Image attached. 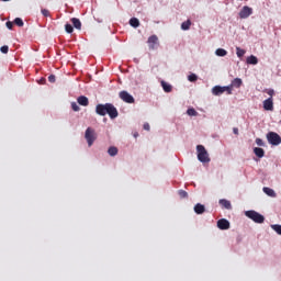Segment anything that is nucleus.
<instances>
[{
	"label": "nucleus",
	"mask_w": 281,
	"mask_h": 281,
	"mask_svg": "<svg viewBox=\"0 0 281 281\" xmlns=\"http://www.w3.org/2000/svg\"><path fill=\"white\" fill-rule=\"evenodd\" d=\"M65 30H66L67 34L74 33V26L69 23L65 25Z\"/></svg>",
	"instance_id": "c756f323"
},
{
	"label": "nucleus",
	"mask_w": 281,
	"mask_h": 281,
	"mask_svg": "<svg viewBox=\"0 0 281 281\" xmlns=\"http://www.w3.org/2000/svg\"><path fill=\"white\" fill-rule=\"evenodd\" d=\"M130 25H131L132 27H139V20H138L137 18H132V19L130 20Z\"/></svg>",
	"instance_id": "412c9836"
},
{
	"label": "nucleus",
	"mask_w": 281,
	"mask_h": 281,
	"mask_svg": "<svg viewBox=\"0 0 281 281\" xmlns=\"http://www.w3.org/2000/svg\"><path fill=\"white\" fill-rule=\"evenodd\" d=\"M147 44L150 52H154V49H157L159 47V37L157 35H151L147 40Z\"/></svg>",
	"instance_id": "0eeeda50"
},
{
	"label": "nucleus",
	"mask_w": 281,
	"mask_h": 281,
	"mask_svg": "<svg viewBox=\"0 0 281 281\" xmlns=\"http://www.w3.org/2000/svg\"><path fill=\"white\" fill-rule=\"evenodd\" d=\"M134 137H135V138L139 137V133L135 132V133H134Z\"/></svg>",
	"instance_id": "a19ab883"
},
{
	"label": "nucleus",
	"mask_w": 281,
	"mask_h": 281,
	"mask_svg": "<svg viewBox=\"0 0 281 281\" xmlns=\"http://www.w3.org/2000/svg\"><path fill=\"white\" fill-rule=\"evenodd\" d=\"M263 192H265V194H267L268 196L276 198V191H273V189H271V188H269V187H265V188H263Z\"/></svg>",
	"instance_id": "6ab92c4d"
},
{
	"label": "nucleus",
	"mask_w": 281,
	"mask_h": 281,
	"mask_svg": "<svg viewBox=\"0 0 281 281\" xmlns=\"http://www.w3.org/2000/svg\"><path fill=\"white\" fill-rule=\"evenodd\" d=\"M190 25H192V22L190 20H187L181 24V30H190Z\"/></svg>",
	"instance_id": "5701e85b"
},
{
	"label": "nucleus",
	"mask_w": 281,
	"mask_h": 281,
	"mask_svg": "<svg viewBox=\"0 0 281 281\" xmlns=\"http://www.w3.org/2000/svg\"><path fill=\"white\" fill-rule=\"evenodd\" d=\"M265 111H273V98H268L263 101Z\"/></svg>",
	"instance_id": "9b49d317"
},
{
	"label": "nucleus",
	"mask_w": 281,
	"mask_h": 281,
	"mask_svg": "<svg viewBox=\"0 0 281 281\" xmlns=\"http://www.w3.org/2000/svg\"><path fill=\"white\" fill-rule=\"evenodd\" d=\"M225 91H228V93H232V88L231 87H221V86H215L212 89L213 95H223Z\"/></svg>",
	"instance_id": "6e6552de"
},
{
	"label": "nucleus",
	"mask_w": 281,
	"mask_h": 281,
	"mask_svg": "<svg viewBox=\"0 0 281 281\" xmlns=\"http://www.w3.org/2000/svg\"><path fill=\"white\" fill-rule=\"evenodd\" d=\"M215 54H216V56L223 57L227 54V50H225V48H217L215 50Z\"/></svg>",
	"instance_id": "b1692460"
},
{
	"label": "nucleus",
	"mask_w": 281,
	"mask_h": 281,
	"mask_svg": "<svg viewBox=\"0 0 281 281\" xmlns=\"http://www.w3.org/2000/svg\"><path fill=\"white\" fill-rule=\"evenodd\" d=\"M5 26L8 27V30H12V27H14V23L8 21V22L5 23Z\"/></svg>",
	"instance_id": "c9c22d12"
},
{
	"label": "nucleus",
	"mask_w": 281,
	"mask_h": 281,
	"mask_svg": "<svg viewBox=\"0 0 281 281\" xmlns=\"http://www.w3.org/2000/svg\"><path fill=\"white\" fill-rule=\"evenodd\" d=\"M256 144L257 146H265V142L262 140V138H256Z\"/></svg>",
	"instance_id": "f704fd0d"
},
{
	"label": "nucleus",
	"mask_w": 281,
	"mask_h": 281,
	"mask_svg": "<svg viewBox=\"0 0 281 281\" xmlns=\"http://www.w3.org/2000/svg\"><path fill=\"white\" fill-rule=\"evenodd\" d=\"M245 216L250 218V221H254V223H265V216L256 211H246Z\"/></svg>",
	"instance_id": "7ed1b4c3"
},
{
	"label": "nucleus",
	"mask_w": 281,
	"mask_h": 281,
	"mask_svg": "<svg viewBox=\"0 0 281 281\" xmlns=\"http://www.w3.org/2000/svg\"><path fill=\"white\" fill-rule=\"evenodd\" d=\"M241 86H243V79L240 78H235L231 83V87H235V89H240Z\"/></svg>",
	"instance_id": "2eb2a0df"
},
{
	"label": "nucleus",
	"mask_w": 281,
	"mask_h": 281,
	"mask_svg": "<svg viewBox=\"0 0 281 281\" xmlns=\"http://www.w3.org/2000/svg\"><path fill=\"white\" fill-rule=\"evenodd\" d=\"M108 154L110 155V157H115V155H117V147H114V146L110 147L108 149Z\"/></svg>",
	"instance_id": "4be33fe9"
},
{
	"label": "nucleus",
	"mask_w": 281,
	"mask_h": 281,
	"mask_svg": "<svg viewBox=\"0 0 281 281\" xmlns=\"http://www.w3.org/2000/svg\"><path fill=\"white\" fill-rule=\"evenodd\" d=\"M271 228H272L277 234H279V236H281V225L273 224V225H271Z\"/></svg>",
	"instance_id": "cd10ccee"
},
{
	"label": "nucleus",
	"mask_w": 281,
	"mask_h": 281,
	"mask_svg": "<svg viewBox=\"0 0 281 281\" xmlns=\"http://www.w3.org/2000/svg\"><path fill=\"white\" fill-rule=\"evenodd\" d=\"M71 109H72V111H75V112L80 111V106H79L78 103H76V102H72V103H71Z\"/></svg>",
	"instance_id": "2f4dec72"
},
{
	"label": "nucleus",
	"mask_w": 281,
	"mask_h": 281,
	"mask_svg": "<svg viewBox=\"0 0 281 281\" xmlns=\"http://www.w3.org/2000/svg\"><path fill=\"white\" fill-rule=\"evenodd\" d=\"M233 132H234L235 135H238V127H234Z\"/></svg>",
	"instance_id": "ea45409f"
},
{
	"label": "nucleus",
	"mask_w": 281,
	"mask_h": 281,
	"mask_svg": "<svg viewBox=\"0 0 281 281\" xmlns=\"http://www.w3.org/2000/svg\"><path fill=\"white\" fill-rule=\"evenodd\" d=\"M85 138L88 143V146L91 148V146H93V142H95V139H98L95 130H93L92 127H88L85 133Z\"/></svg>",
	"instance_id": "20e7f679"
},
{
	"label": "nucleus",
	"mask_w": 281,
	"mask_h": 281,
	"mask_svg": "<svg viewBox=\"0 0 281 281\" xmlns=\"http://www.w3.org/2000/svg\"><path fill=\"white\" fill-rule=\"evenodd\" d=\"M9 49H10V47H8V45H4V46H1L0 52L2 54H8Z\"/></svg>",
	"instance_id": "473e14b6"
},
{
	"label": "nucleus",
	"mask_w": 281,
	"mask_h": 281,
	"mask_svg": "<svg viewBox=\"0 0 281 281\" xmlns=\"http://www.w3.org/2000/svg\"><path fill=\"white\" fill-rule=\"evenodd\" d=\"M187 114L190 116H196V115H199V112H196V110H194V108H190V109H188Z\"/></svg>",
	"instance_id": "bb28decb"
},
{
	"label": "nucleus",
	"mask_w": 281,
	"mask_h": 281,
	"mask_svg": "<svg viewBox=\"0 0 281 281\" xmlns=\"http://www.w3.org/2000/svg\"><path fill=\"white\" fill-rule=\"evenodd\" d=\"M251 14H254V9L247 5L243 7V9L239 11L240 19H249Z\"/></svg>",
	"instance_id": "1a4fd4ad"
},
{
	"label": "nucleus",
	"mask_w": 281,
	"mask_h": 281,
	"mask_svg": "<svg viewBox=\"0 0 281 281\" xmlns=\"http://www.w3.org/2000/svg\"><path fill=\"white\" fill-rule=\"evenodd\" d=\"M119 98L123 101L126 102V104H135V98L128 93V91L123 90L119 93Z\"/></svg>",
	"instance_id": "423d86ee"
},
{
	"label": "nucleus",
	"mask_w": 281,
	"mask_h": 281,
	"mask_svg": "<svg viewBox=\"0 0 281 281\" xmlns=\"http://www.w3.org/2000/svg\"><path fill=\"white\" fill-rule=\"evenodd\" d=\"M246 52L245 49L240 48V47H236V55L238 58H243V56H245Z\"/></svg>",
	"instance_id": "393cba45"
},
{
	"label": "nucleus",
	"mask_w": 281,
	"mask_h": 281,
	"mask_svg": "<svg viewBox=\"0 0 281 281\" xmlns=\"http://www.w3.org/2000/svg\"><path fill=\"white\" fill-rule=\"evenodd\" d=\"M220 205H222V207H225V210H232V202L226 199L220 200Z\"/></svg>",
	"instance_id": "dca6fc26"
},
{
	"label": "nucleus",
	"mask_w": 281,
	"mask_h": 281,
	"mask_svg": "<svg viewBox=\"0 0 281 281\" xmlns=\"http://www.w3.org/2000/svg\"><path fill=\"white\" fill-rule=\"evenodd\" d=\"M178 194L180 199H188V193L184 190H179Z\"/></svg>",
	"instance_id": "7c9ffc66"
},
{
	"label": "nucleus",
	"mask_w": 281,
	"mask_h": 281,
	"mask_svg": "<svg viewBox=\"0 0 281 281\" xmlns=\"http://www.w3.org/2000/svg\"><path fill=\"white\" fill-rule=\"evenodd\" d=\"M95 113L97 115H101L102 117H104V115H109L111 120H115V117L120 115V112H117V108H115L113 103L97 104Z\"/></svg>",
	"instance_id": "f257e3e1"
},
{
	"label": "nucleus",
	"mask_w": 281,
	"mask_h": 281,
	"mask_svg": "<svg viewBox=\"0 0 281 281\" xmlns=\"http://www.w3.org/2000/svg\"><path fill=\"white\" fill-rule=\"evenodd\" d=\"M48 81H50V82H56V76L50 75V76L48 77Z\"/></svg>",
	"instance_id": "4c0bfd02"
},
{
	"label": "nucleus",
	"mask_w": 281,
	"mask_h": 281,
	"mask_svg": "<svg viewBox=\"0 0 281 281\" xmlns=\"http://www.w3.org/2000/svg\"><path fill=\"white\" fill-rule=\"evenodd\" d=\"M268 95H270V98H273V93H276L273 90H268Z\"/></svg>",
	"instance_id": "58836bf2"
},
{
	"label": "nucleus",
	"mask_w": 281,
	"mask_h": 281,
	"mask_svg": "<svg viewBox=\"0 0 281 281\" xmlns=\"http://www.w3.org/2000/svg\"><path fill=\"white\" fill-rule=\"evenodd\" d=\"M70 21L76 30H82V22H80V19L72 18Z\"/></svg>",
	"instance_id": "ddd939ff"
},
{
	"label": "nucleus",
	"mask_w": 281,
	"mask_h": 281,
	"mask_svg": "<svg viewBox=\"0 0 281 281\" xmlns=\"http://www.w3.org/2000/svg\"><path fill=\"white\" fill-rule=\"evenodd\" d=\"M195 214H203L205 212V205L198 203L194 205Z\"/></svg>",
	"instance_id": "4468645a"
},
{
	"label": "nucleus",
	"mask_w": 281,
	"mask_h": 281,
	"mask_svg": "<svg viewBox=\"0 0 281 281\" xmlns=\"http://www.w3.org/2000/svg\"><path fill=\"white\" fill-rule=\"evenodd\" d=\"M13 23L18 25V27H23L24 25L23 20L21 18H15Z\"/></svg>",
	"instance_id": "a878e982"
},
{
	"label": "nucleus",
	"mask_w": 281,
	"mask_h": 281,
	"mask_svg": "<svg viewBox=\"0 0 281 281\" xmlns=\"http://www.w3.org/2000/svg\"><path fill=\"white\" fill-rule=\"evenodd\" d=\"M267 139L271 146H280L281 144V137L278 133L276 132H269L267 134Z\"/></svg>",
	"instance_id": "39448f33"
},
{
	"label": "nucleus",
	"mask_w": 281,
	"mask_h": 281,
	"mask_svg": "<svg viewBox=\"0 0 281 281\" xmlns=\"http://www.w3.org/2000/svg\"><path fill=\"white\" fill-rule=\"evenodd\" d=\"M254 153H255L256 157H259V159H262V157H265V149H262L260 147H255Z\"/></svg>",
	"instance_id": "f3484780"
},
{
	"label": "nucleus",
	"mask_w": 281,
	"mask_h": 281,
	"mask_svg": "<svg viewBox=\"0 0 281 281\" xmlns=\"http://www.w3.org/2000/svg\"><path fill=\"white\" fill-rule=\"evenodd\" d=\"M247 64L248 65H258V57L251 55L247 58Z\"/></svg>",
	"instance_id": "aec40b11"
},
{
	"label": "nucleus",
	"mask_w": 281,
	"mask_h": 281,
	"mask_svg": "<svg viewBox=\"0 0 281 281\" xmlns=\"http://www.w3.org/2000/svg\"><path fill=\"white\" fill-rule=\"evenodd\" d=\"M77 102L80 104V106H89V98L85 95L78 97Z\"/></svg>",
	"instance_id": "f8f14e48"
},
{
	"label": "nucleus",
	"mask_w": 281,
	"mask_h": 281,
	"mask_svg": "<svg viewBox=\"0 0 281 281\" xmlns=\"http://www.w3.org/2000/svg\"><path fill=\"white\" fill-rule=\"evenodd\" d=\"M188 80L189 82H196V80H199V77L194 74H191L188 76Z\"/></svg>",
	"instance_id": "c85d7f7f"
},
{
	"label": "nucleus",
	"mask_w": 281,
	"mask_h": 281,
	"mask_svg": "<svg viewBox=\"0 0 281 281\" xmlns=\"http://www.w3.org/2000/svg\"><path fill=\"white\" fill-rule=\"evenodd\" d=\"M42 14L43 16H52V13H49V10L47 9H42Z\"/></svg>",
	"instance_id": "72a5a7b5"
},
{
	"label": "nucleus",
	"mask_w": 281,
	"mask_h": 281,
	"mask_svg": "<svg viewBox=\"0 0 281 281\" xmlns=\"http://www.w3.org/2000/svg\"><path fill=\"white\" fill-rule=\"evenodd\" d=\"M196 150L199 161H201V164H210V154H207L205 146L198 145Z\"/></svg>",
	"instance_id": "f03ea898"
},
{
	"label": "nucleus",
	"mask_w": 281,
	"mask_h": 281,
	"mask_svg": "<svg viewBox=\"0 0 281 281\" xmlns=\"http://www.w3.org/2000/svg\"><path fill=\"white\" fill-rule=\"evenodd\" d=\"M161 87L165 93H170L172 91V86L166 81H161Z\"/></svg>",
	"instance_id": "a211bd4d"
},
{
	"label": "nucleus",
	"mask_w": 281,
	"mask_h": 281,
	"mask_svg": "<svg viewBox=\"0 0 281 281\" xmlns=\"http://www.w3.org/2000/svg\"><path fill=\"white\" fill-rule=\"evenodd\" d=\"M143 128L144 131H150V124L144 123Z\"/></svg>",
	"instance_id": "e433bc0d"
},
{
	"label": "nucleus",
	"mask_w": 281,
	"mask_h": 281,
	"mask_svg": "<svg viewBox=\"0 0 281 281\" xmlns=\"http://www.w3.org/2000/svg\"><path fill=\"white\" fill-rule=\"evenodd\" d=\"M217 227H218V229H222V231L229 229V227H231L229 221H227L226 218L218 220Z\"/></svg>",
	"instance_id": "9d476101"
}]
</instances>
